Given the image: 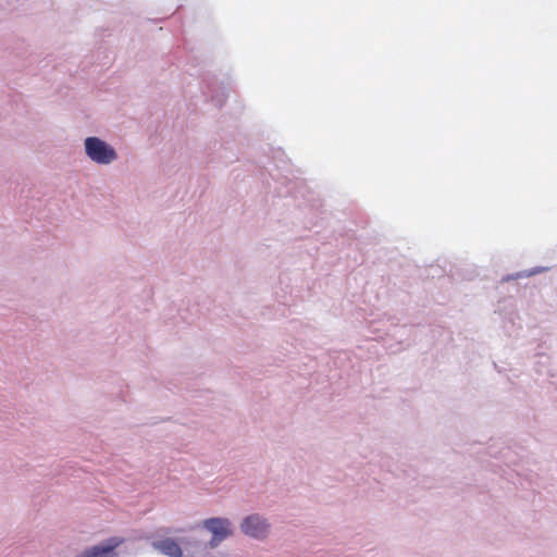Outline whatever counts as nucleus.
Segmentation results:
<instances>
[{
  "label": "nucleus",
  "instance_id": "nucleus-1",
  "mask_svg": "<svg viewBox=\"0 0 557 557\" xmlns=\"http://www.w3.org/2000/svg\"><path fill=\"white\" fill-rule=\"evenodd\" d=\"M201 527L211 533V539L209 541V547L215 548L222 543L224 540L228 539L233 535V525L228 518L224 517H212L205 519L201 522Z\"/></svg>",
  "mask_w": 557,
  "mask_h": 557
},
{
  "label": "nucleus",
  "instance_id": "nucleus-2",
  "mask_svg": "<svg viewBox=\"0 0 557 557\" xmlns=\"http://www.w3.org/2000/svg\"><path fill=\"white\" fill-rule=\"evenodd\" d=\"M85 151L98 164H109L116 159L113 147L98 137H87L85 139Z\"/></svg>",
  "mask_w": 557,
  "mask_h": 557
},
{
  "label": "nucleus",
  "instance_id": "nucleus-3",
  "mask_svg": "<svg viewBox=\"0 0 557 557\" xmlns=\"http://www.w3.org/2000/svg\"><path fill=\"white\" fill-rule=\"evenodd\" d=\"M240 531L246 536L262 541L268 537L271 524L267 518L259 513L246 516L240 522Z\"/></svg>",
  "mask_w": 557,
  "mask_h": 557
},
{
  "label": "nucleus",
  "instance_id": "nucleus-4",
  "mask_svg": "<svg viewBox=\"0 0 557 557\" xmlns=\"http://www.w3.org/2000/svg\"><path fill=\"white\" fill-rule=\"evenodd\" d=\"M124 542L123 537L110 536L102 540L99 544L86 548L76 557H119L116 548Z\"/></svg>",
  "mask_w": 557,
  "mask_h": 557
},
{
  "label": "nucleus",
  "instance_id": "nucleus-5",
  "mask_svg": "<svg viewBox=\"0 0 557 557\" xmlns=\"http://www.w3.org/2000/svg\"><path fill=\"white\" fill-rule=\"evenodd\" d=\"M154 547L168 557H183V549L180 544L171 537H164L154 542Z\"/></svg>",
  "mask_w": 557,
  "mask_h": 557
},
{
  "label": "nucleus",
  "instance_id": "nucleus-6",
  "mask_svg": "<svg viewBox=\"0 0 557 557\" xmlns=\"http://www.w3.org/2000/svg\"><path fill=\"white\" fill-rule=\"evenodd\" d=\"M550 269H552V267L536 265L531 269L521 270V271H518L515 273L506 274L500 278L499 283L504 284V283H508V282L520 280V278L531 277L536 274L548 272Z\"/></svg>",
  "mask_w": 557,
  "mask_h": 557
},
{
  "label": "nucleus",
  "instance_id": "nucleus-7",
  "mask_svg": "<svg viewBox=\"0 0 557 557\" xmlns=\"http://www.w3.org/2000/svg\"><path fill=\"white\" fill-rule=\"evenodd\" d=\"M388 321H391L392 325H397L398 324V320L394 317H388Z\"/></svg>",
  "mask_w": 557,
  "mask_h": 557
}]
</instances>
